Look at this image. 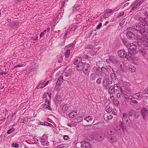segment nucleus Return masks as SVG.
<instances>
[{
  "label": "nucleus",
  "mask_w": 148,
  "mask_h": 148,
  "mask_svg": "<svg viewBox=\"0 0 148 148\" xmlns=\"http://www.w3.org/2000/svg\"><path fill=\"white\" fill-rule=\"evenodd\" d=\"M139 21L144 24L142 26L140 24L137 23L133 25V28L142 35L141 37L138 35L136 36V39L138 41L137 42L141 43L143 45L148 47V20L147 21L146 18L140 17Z\"/></svg>",
  "instance_id": "obj_1"
},
{
  "label": "nucleus",
  "mask_w": 148,
  "mask_h": 148,
  "mask_svg": "<svg viewBox=\"0 0 148 148\" xmlns=\"http://www.w3.org/2000/svg\"><path fill=\"white\" fill-rule=\"evenodd\" d=\"M118 56L122 58H125L128 60H137V58L135 57L134 55L130 52H127L124 49H121L118 51Z\"/></svg>",
  "instance_id": "obj_2"
},
{
  "label": "nucleus",
  "mask_w": 148,
  "mask_h": 148,
  "mask_svg": "<svg viewBox=\"0 0 148 148\" xmlns=\"http://www.w3.org/2000/svg\"><path fill=\"white\" fill-rule=\"evenodd\" d=\"M51 95V93L50 92H45L43 96V98H46L45 101V103L48 104L45 105L44 106L45 107L51 111L52 110L50 108Z\"/></svg>",
  "instance_id": "obj_3"
},
{
  "label": "nucleus",
  "mask_w": 148,
  "mask_h": 148,
  "mask_svg": "<svg viewBox=\"0 0 148 148\" xmlns=\"http://www.w3.org/2000/svg\"><path fill=\"white\" fill-rule=\"evenodd\" d=\"M122 41L124 45L129 49L134 51H135L136 50L137 46L133 43H130L125 39H123Z\"/></svg>",
  "instance_id": "obj_4"
},
{
  "label": "nucleus",
  "mask_w": 148,
  "mask_h": 148,
  "mask_svg": "<svg viewBox=\"0 0 148 148\" xmlns=\"http://www.w3.org/2000/svg\"><path fill=\"white\" fill-rule=\"evenodd\" d=\"M129 86H122L120 88L121 92L125 99L127 98V94L130 93L131 90L128 87Z\"/></svg>",
  "instance_id": "obj_5"
},
{
  "label": "nucleus",
  "mask_w": 148,
  "mask_h": 148,
  "mask_svg": "<svg viewBox=\"0 0 148 148\" xmlns=\"http://www.w3.org/2000/svg\"><path fill=\"white\" fill-rule=\"evenodd\" d=\"M107 78H105V79L103 81V86L104 88L106 89H108L109 88L110 84L112 83V81H111L109 79H108V82H107Z\"/></svg>",
  "instance_id": "obj_6"
},
{
  "label": "nucleus",
  "mask_w": 148,
  "mask_h": 148,
  "mask_svg": "<svg viewBox=\"0 0 148 148\" xmlns=\"http://www.w3.org/2000/svg\"><path fill=\"white\" fill-rule=\"evenodd\" d=\"M141 114L143 119L146 120L147 119V115L148 114V111L145 107L141 109Z\"/></svg>",
  "instance_id": "obj_7"
},
{
  "label": "nucleus",
  "mask_w": 148,
  "mask_h": 148,
  "mask_svg": "<svg viewBox=\"0 0 148 148\" xmlns=\"http://www.w3.org/2000/svg\"><path fill=\"white\" fill-rule=\"evenodd\" d=\"M90 70V65L88 64H85L82 71L83 73L86 75H88Z\"/></svg>",
  "instance_id": "obj_8"
},
{
  "label": "nucleus",
  "mask_w": 148,
  "mask_h": 148,
  "mask_svg": "<svg viewBox=\"0 0 148 148\" xmlns=\"http://www.w3.org/2000/svg\"><path fill=\"white\" fill-rule=\"evenodd\" d=\"M86 64L84 63L82 61L79 62L77 65V69L78 71H82L83 70Z\"/></svg>",
  "instance_id": "obj_9"
},
{
  "label": "nucleus",
  "mask_w": 148,
  "mask_h": 148,
  "mask_svg": "<svg viewBox=\"0 0 148 148\" xmlns=\"http://www.w3.org/2000/svg\"><path fill=\"white\" fill-rule=\"evenodd\" d=\"M107 72L108 73H110V69L109 70L108 68L107 69L103 67H101V71L100 72V74L101 75H106Z\"/></svg>",
  "instance_id": "obj_10"
},
{
  "label": "nucleus",
  "mask_w": 148,
  "mask_h": 148,
  "mask_svg": "<svg viewBox=\"0 0 148 148\" xmlns=\"http://www.w3.org/2000/svg\"><path fill=\"white\" fill-rule=\"evenodd\" d=\"M81 143V146L83 148H92L90 144L88 142L82 141Z\"/></svg>",
  "instance_id": "obj_11"
},
{
  "label": "nucleus",
  "mask_w": 148,
  "mask_h": 148,
  "mask_svg": "<svg viewBox=\"0 0 148 148\" xmlns=\"http://www.w3.org/2000/svg\"><path fill=\"white\" fill-rule=\"evenodd\" d=\"M118 84H119L120 88L122 86H129V83L126 82H123L121 79H119L118 80Z\"/></svg>",
  "instance_id": "obj_12"
},
{
  "label": "nucleus",
  "mask_w": 148,
  "mask_h": 148,
  "mask_svg": "<svg viewBox=\"0 0 148 148\" xmlns=\"http://www.w3.org/2000/svg\"><path fill=\"white\" fill-rule=\"evenodd\" d=\"M128 114L125 113L123 114L122 120L123 122H126L127 123L129 121V118H128Z\"/></svg>",
  "instance_id": "obj_13"
},
{
  "label": "nucleus",
  "mask_w": 148,
  "mask_h": 148,
  "mask_svg": "<svg viewBox=\"0 0 148 148\" xmlns=\"http://www.w3.org/2000/svg\"><path fill=\"white\" fill-rule=\"evenodd\" d=\"M108 140L111 143L116 142L117 141V138L115 136H112L108 138Z\"/></svg>",
  "instance_id": "obj_14"
},
{
  "label": "nucleus",
  "mask_w": 148,
  "mask_h": 148,
  "mask_svg": "<svg viewBox=\"0 0 148 148\" xmlns=\"http://www.w3.org/2000/svg\"><path fill=\"white\" fill-rule=\"evenodd\" d=\"M130 30V28L128 29V31L127 34V38L130 39H131L134 36V34L133 33L130 31H128Z\"/></svg>",
  "instance_id": "obj_15"
},
{
  "label": "nucleus",
  "mask_w": 148,
  "mask_h": 148,
  "mask_svg": "<svg viewBox=\"0 0 148 148\" xmlns=\"http://www.w3.org/2000/svg\"><path fill=\"white\" fill-rule=\"evenodd\" d=\"M104 120L106 122H108L112 118V115L109 114L104 115Z\"/></svg>",
  "instance_id": "obj_16"
},
{
  "label": "nucleus",
  "mask_w": 148,
  "mask_h": 148,
  "mask_svg": "<svg viewBox=\"0 0 148 148\" xmlns=\"http://www.w3.org/2000/svg\"><path fill=\"white\" fill-rule=\"evenodd\" d=\"M142 93L140 94V93H138L134 94L133 95L134 98L135 99H140L142 97Z\"/></svg>",
  "instance_id": "obj_17"
},
{
  "label": "nucleus",
  "mask_w": 148,
  "mask_h": 148,
  "mask_svg": "<svg viewBox=\"0 0 148 148\" xmlns=\"http://www.w3.org/2000/svg\"><path fill=\"white\" fill-rule=\"evenodd\" d=\"M143 1H141L139 2V3H136L135 5L132 8V10H134L136 9V8L140 6L142 4Z\"/></svg>",
  "instance_id": "obj_18"
},
{
  "label": "nucleus",
  "mask_w": 148,
  "mask_h": 148,
  "mask_svg": "<svg viewBox=\"0 0 148 148\" xmlns=\"http://www.w3.org/2000/svg\"><path fill=\"white\" fill-rule=\"evenodd\" d=\"M120 67L121 68V70L122 71L125 72H127L128 69V67H127L126 65L123 64V67H122V65L121 64L120 65Z\"/></svg>",
  "instance_id": "obj_19"
},
{
  "label": "nucleus",
  "mask_w": 148,
  "mask_h": 148,
  "mask_svg": "<svg viewBox=\"0 0 148 148\" xmlns=\"http://www.w3.org/2000/svg\"><path fill=\"white\" fill-rule=\"evenodd\" d=\"M77 115V113L76 112L73 111L70 113L69 114V117L73 118L76 116Z\"/></svg>",
  "instance_id": "obj_20"
},
{
  "label": "nucleus",
  "mask_w": 148,
  "mask_h": 148,
  "mask_svg": "<svg viewBox=\"0 0 148 148\" xmlns=\"http://www.w3.org/2000/svg\"><path fill=\"white\" fill-rule=\"evenodd\" d=\"M63 80V76H60L57 81L56 82V85H61V84L62 83Z\"/></svg>",
  "instance_id": "obj_21"
},
{
  "label": "nucleus",
  "mask_w": 148,
  "mask_h": 148,
  "mask_svg": "<svg viewBox=\"0 0 148 148\" xmlns=\"http://www.w3.org/2000/svg\"><path fill=\"white\" fill-rule=\"evenodd\" d=\"M116 58L113 56H110V57L109 59H107L106 60V62H108L110 61L114 63Z\"/></svg>",
  "instance_id": "obj_22"
},
{
  "label": "nucleus",
  "mask_w": 148,
  "mask_h": 148,
  "mask_svg": "<svg viewBox=\"0 0 148 148\" xmlns=\"http://www.w3.org/2000/svg\"><path fill=\"white\" fill-rule=\"evenodd\" d=\"M61 109L62 111H65L68 108V106L67 104H64L62 106H60Z\"/></svg>",
  "instance_id": "obj_23"
},
{
  "label": "nucleus",
  "mask_w": 148,
  "mask_h": 148,
  "mask_svg": "<svg viewBox=\"0 0 148 148\" xmlns=\"http://www.w3.org/2000/svg\"><path fill=\"white\" fill-rule=\"evenodd\" d=\"M48 140V137L47 135L44 134L42 136V137L40 138V141L41 142L43 141H47Z\"/></svg>",
  "instance_id": "obj_24"
},
{
  "label": "nucleus",
  "mask_w": 148,
  "mask_h": 148,
  "mask_svg": "<svg viewBox=\"0 0 148 148\" xmlns=\"http://www.w3.org/2000/svg\"><path fill=\"white\" fill-rule=\"evenodd\" d=\"M115 130L114 129H110L107 131V133L110 135H112L115 134Z\"/></svg>",
  "instance_id": "obj_25"
},
{
  "label": "nucleus",
  "mask_w": 148,
  "mask_h": 148,
  "mask_svg": "<svg viewBox=\"0 0 148 148\" xmlns=\"http://www.w3.org/2000/svg\"><path fill=\"white\" fill-rule=\"evenodd\" d=\"M79 5L78 4H75L73 7L72 11L73 12H74L76 10H79Z\"/></svg>",
  "instance_id": "obj_26"
},
{
  "label": "nucleus",
  "mask_w": 148,
  "mask_h": 148,
  "mask_svg": "<svg viewBox=\"0 0 148 148\" xmlns=\"http://www.w3.org/2000/svg\"><path fill=\"white\" fill-rule=\"evenodd\" d=\"M106 112L108 113H110L112 111V108L109 105H107L106 108Z\"/></svg>",
  "instance_id": "obj_27"
},
{
  "label": "nucleus",
  "mask_w": 148,
  "mask_h": 148,
  "mask_svg": "<svg viewBox=\"0 0 148 148\" xmlns=\"http://www.w3.org/2000/svg\"><path fill=\"white\" fill-rule=\"evenodd\" d=\"M92 116L90 115L87 117H85L84 119L86 120L88 122L91 121L92 120Z\"/></svg>",
  "instance_id": "obj_28"
},
{
  "label": "nucleus",
  "mask_w": 148,
  "mask_h": 148,
  "mask_svg": "<svg viewBox=\"0 0 148 148\" xmlns=\"http://www.w3.org/2000/svg\"><path fill=\"white\" fill-rule=\"evenodd\" d=\"M109 88V93H110V95H113V94L114 92L115 88H114L113 87H110Z\"/></svg>",
  "instance_id": "obj_29"
},
{
  "label": "nucleus",
  "mask_w": 148,
  "mask_h": 148,
  "mask_svg": "<svg viewBox=\"0 0 148 148\" xmlns=\"http://www.w3.org/2000/svg\"><path fill=\"white\" fill-rule=\"evenodd\" d=\"M62 100V99L60 96L58 95H57L56 97L55 98V100L56 102L57 101H60Z\"/></svg>",
  "instance_id": "obj_30"
},
{
  "label": "nucleus",
  "mask_w": 148,
  "mask_h": 148,
  "mask_svg": "<svg viewBox=\"0 0 148 148\" xmlns=\"http://www.w3.org/2000/svg\"><path fill=\"white\" fill-rule=\"evenodd\" d=\"M82 58L80 57H78L77 59H76L75 60V61L74 62V64L77 65L78 64V62L81 61L80 60H81Z\"/></svg>",
  "instance_id": "obj_31"
},
{
  "label": "nucleus",
  "mask_w": 148,
  "mask_h": 148,
  "mask_svg": "<svg viewBox=\"0 0 148 148\" xmlns=\"http://www.w3.org/2000/svg\"><path fill=\"white\" fill-rule=\"evenodd\" d=\"M115 129L116 130H119L121 129L120 122L116 124V127Z\"/></svg>",
  "instance_id": "obj_32"
},
{
  "label": "nucleus",
  "mask_w": 148,
  "mask_h": 148,
  "mask_svg": "<svg viewBox=\"0 0 148 148\" xmlns=\"http://www.w3.org/2000/svg\"><path fill=\"white\" fill-rule=\"evenodd\" d=\"M70 51L69 49H67L66 51L64 54V55L66 58H67L69 57V55L70 54Z\"/></svg>",
  "instance_id": "obj_33"
},
{
  "label": "nucleus",
  "mask_w": 148,
  "mask_h": 148,
  "mask_svg": "<svg viewBox=\"0 0 148 148\" xmlns=\"http://www.w3.org/2000/svg\"><path fill=\"white\" fill-rule=\"evenodd\" d=\"M120 126L121 128L123 130H124L126 129V127L123 123L120 122Z\"/></svg>",
  "instance_id": "obj_34"
},
{
  "label": "nucleus",
  "mask_w": 148,
  "mask_h": 148,
  "mask_svg": "<svg viewBox=\"0 0 148 148\" xmlns=\"http://www.w3.org/2000/svg\"><path fill=\"white\" fill-rule=\"evenodd\" d=\"M114 63H116L117 65L120 64V65H121V64L122 65V62L121 61L118 60L117 58H116Z\"/></svg>",
  "instance_id": "obj_35"
},
{
  "label": "nucleus",
  "mask_w": 148,
  "mask_h": 148,
  "mask_svg": "<svg viewBox=\"0 0 148 148\" xmlns=\"http://www.w3.org/2000/svg\"><path fill=\"white\" fill-rule=\"evenodd\" d=\"M129 69H131V71L132 72H134L136 71V68L133 66L130 65L129 66Z\"/></svg>",
  "instance_id": "obj_36"
},
{
  "label": "nucleus",
  "mask_w": 148,
  "mask_h": 148,
  "mask_svg": "<svg viewBox=\"0 0 148 148\" xmlns=\"http://www.w3.org/2000/svg\"><path fill=\"white\" fill-rule=\"evenodd\" d=\"M82 120V118L81 116H78L76 119H75V121L76 122H79L81 121Z\"/></svg>",
  "instance_id": "obj_37"
},
{
  "label": "nucleus",
  "mask_w": 148,
  "mask_h": 148,
  "mask_svg": "<svg viewBox=\"0 0 148 148\" xmlns=\"http://www.w3.org/2000/svg\"><path fill=\"white\" fill-rule=\"evenodd\" d=\"M25 65H26V64H18V65H16V66H14V67L13 69H16V68L18 67H21L25 66Z\"/></svg>",
  "instance_id": "obj_38"
},
{
  "label": "nucleus",
  "mask_w": 148,
  "mask_h": 148,
  "mask_svg": "<svg viewBox=\"0 0 148 148\" xmlns=\"http://www.w3.org/2000/svg\"><path fill=\"white\" fill-rule=\"evenodd\" d=\"M77 28V26L76 25H74L72 26L71 29H70V31H73Z\"/></svg>",
  "instance_id": "obj_39"
},
{
  "label": "nucleus",
  "mask_w": 148,
  "mask_h": 148,
  "mask_svg": "<svg viewBox=\"0 0 148 148\" xmlns=\"http://www.w3.org/2000/svg\"><path fill=\"white\" fill-rule=\"evenodd\" d=\"M44 84L43 83H40V84L37 87L38 88H43L45 87V86H44Z\"/></svg>",
  "instance_id": "obj_40"
},
{
  "label": "nucleus",
  "mask_w": 148,
  "mask_h": 148,
  "mask_svg": "<svg viewBox=\"0 0 148 148\" xmlns=\"http://www.w3.org/2000/svg\"><path fill=\"white\" fill-rule=\"evenodd\" d=\"M15 130L14 128H12L9 129L7 132L8 134H10L12 133Z\"/></svg>",
  "instance_id": "obj_41"
},
{
  "label": "nucleus",
  "mask_w": 148,
  "mask_h": 148,
  "mask_svg": "<svg viewBox=\"0 0 148 148\" xmlns=\"http://www.w3.org/2000/svg\"><path fill=\"white\" fill-rule=\"evenodd\" d=\"M55 89L57 91L60 90L61 89V85H56Z\"/></svg>",
  "instance_id": "obj_42"
},
{
  "label": "nucleus",
  "mask_w": 148,
  "mask_h": 148,
  "mask_svg": "<svg viewBox=\"0 0 148 148\" xmlns=\"http://www.w3.org/2000/svg\"><path fill=\"white\" fill-rule=\"evenodd\" d=\"M99 136L100 138V139H98L99 140H101L104 137V134H101Z\"/></svg>",
  "instance_id": "obj_43"
},
{
  "label": "nucleus",
  "mask_w": 148,
  "mask_h": 148,
  "mask_svg": "<svg viewBox=\"0 0 148 148\" xmlns=\"http://www.w3.org/2000/svg\"><path fill=\"white\" fill-rule=\"evenodd\" d=\"M42 143V145H49V143L46 141H43L41 142Z\"/></svg>",
  "instance_id": "obj_44"
},
{
  "label": "nucleus",
  "mask_w": 148,
  "mask_h": 148,
  "mask_svg": "<svg viewBox=\"0 0 148 148\" xmlns=\"http://www.w3.org/2000/svg\"><path fill=\"white\" fill-rule=\"evenodd\" d=\"M113 102L115 105H116V106H118L119 102L117 100H114Z\"/></svg>",
  "instance_id": "obj_45"
},
{
  "label": "nucleus",
  "mask_w": 148,
  "mask_h": 148,
  "mask_svg": "<svg viewBox=\"0 0 148 148\" xmlns=\"http://www.w3.org/2000/svg\"><path fill=\"white\" fill-rule=\"evenodd\" d=\"M95 78V75L94 74H92L90 76V78L91 80H93Z\"/></svg>",
  "instance_id": "obj_46"
},
{
  "label": "nucleus",
  "mask_w": 148,
  "mask_h": 148,
  "mask_svg": "<svg viewBox=\"0 0 148 148\" xmlns=\"http://www.w3.org/2000/svg\"><path fill=\"white\" fill-rule=\"evenodd\" d=\"M12 146L13 147L17 148L18 147V145L17 143H13L12 144Z\"/></svg>",
  "instance_id": "obj_47"
},
{
  "label": "nucleus",
  "mask_w": 148,
  "mask_h": 148,
  "mask_svg": "<svg viewBox=\"0 0 148 148\" xmlns=\"http://www.w3.org/2000/svg\"><path fill=\"white\" fill-rule=\"evenodd\" d=\"M125 22V19H123L120 22V25L121 26H122Z\"/></svg>",
  "instance_id": "obj_48"
},
{
  "label": "nucleus",
  "mask_w": 148,
  "mask_h": 148,
  "mask_svg": "<svg viewBox=\"0 0 148 148\" xmlns=\"http://www.w3.org/2000/svg\"><path fill=\"white\" fill-rule=\"evenodd\" d=\"M130 103L131 104L133 105L134 103L136 104L138 102L136 100H133L130 101Z\"/></svg>",
  "instance_id": "obj_49"
},
{
  "label": "nucleus",
  "mask_w": 148,
  "mask_h": 148,
  "mask_svg": "<svg viewBox=\"0 0 148 148\" xmlns=\"http://www.w3.org/2000/svg\"><path fill=\"white\" fill-rule=\"evenodd\" d=\"M35 142H34L35 144H38L39 143L38 140V139L34 137L33 138Z\"/></svg>",
  "instance_id": "obj_50"
},
{
  "label": "nucleus",
  "mask_w": 148,
  "mask_h": 148,
  "mask_svg": "<svg viewBox=\"0 0 148 148\" xmlns=\"http://www.w3.org/2000/svg\"><path fill=\"white\" fill-rule=\"evenodd\" d=\"M109 100L111 101H113L114 100V97L113 95H110V97Z\"/></svg>",
  "instance_id": "obj_51"
},
{
  "label": "nucleus",
  "mask_w": 148,
  "mask_h": 148,
  "mask_svg": "<svg viewBox=\"0 0 148 148\" xmlns=\"http://www.w3.org/2000/svg\"><path fill=\"white\" fill-rule=\"evenodd\" d=\"M64 75L66 77L69 76L70 75V73L69 72H66L64 73Z\"/></svg>",
  "instance_id": "obj_52"
},
{
  "label": "nucleus",
  "mask_w": 148,
  "mask_h": 148,
  "mask_svg": "<svg viewBox=\"0 0 148 148\" xmlns=\"http://www.w3.org/2000/svg\"><path fill=\"white\" fill-rule=\"evenodd\" d=\"M111 78L113 79L115 78V75L114 73H112L110 74Z\"/></svg>",
  "instance_id": "obj_53"
},
{
  "label": "nucleus",
  "mask_w": 148,
  "mask_h": 148,
  "mask_svg": "<svg viewBox=\"0 0 148 148\" xmlns=\"http://www.w3.org/2000/svg\"><path fill=\"white\" fill-rule=\"evenodd\" d=\"M101 78H99L97 80V83L98 84H100L101 83Z\"/></svg>",
  "instance_id": "obj_54"
},
{
  "label": "nucleus",
  "mask_w": 148,
  "mask_h": 148,
  "mask_svg": "<svg viewBox=\"0 0 148 148\" xmlns=\"http://www.w3.org/2000/svg\"><path fill=\"white\" fill-rule=\"evenodd\" d=\"M117 97L118 98H120L122 97V95L120 93H118L117 94Z\"/></svg>",
  "instance_id": "obj_55"
},
{
  "label": "nucleus",
  "mask_w": 148,
  "mask_h": 148,
  "mask_svg": "<svg viewBox=\"0 0 148 148\" xmlns=\"http://www.w3.org/2000/svg\"><path fill=\"white\" fill-rule=\"evenodd\" d=\"M70 123L71 124H72V125H73V126H74V127L75 126H76V125H77L76 123L74 122V121H72Z\"/></svg>",
  "instance_id": "obj_56"
},
{
  "label": "nucleus",
  "mask_w": 148,
  "mask_h": 148,
  "mask_svg": "<svg viewBox=\"0 0 148 148\" xmlns=\"http://www.w3.org/2000/svg\"><path fill=\"white\" fill-rule=\"evenodd\" d=\"M140 52H141V53L143 55H145L147 53L146 52L145 50H141L140 51Z\"/></svg>",
  "instance_id": "obj_57"
},
{
  "label": "nucleus",
  "mask_w": 148,
  "mask_h": 148,
  "mask_svg": "<svg viewBox=\"0 0 148 148\" xmlns=\"http://www.w3.org/2000/svg\"><path fill=\"white\" fill-rule=\"evenodd\" d=\"M124 14V12H121L120 13H119L118 15V17L119 18L120 17H121V16H122Z\"/></svg>",
  "instance_id": "obj_58"
},
{
  "label": "nucleus",
  "mask_w": 148,
  "mask_h": 148,
  "mask_svg": "<svg viewBox=\"0 0 148 148\" xmlns=\"http://www.w3.org/2000/svg\"><path fill=\"white\" fill-rule=\"evenodd\" d=\"M102 26V23H100L99 25L97 26L96 28L97 29H99Z\"/></svg>",
  "instance_id": "obj_59"
},
{
  "label": "nucleus",
  "mask_w": 148,
  "mask_h": 148,
  "mask_svg": "<svg viewBox=\"0 0 148 148\" xmlns=\"http://www.w3.org/2000/svg\"><path fill=\"white\" fill-rule=\"evenodd\" d=\"M64 144H61L58 146L57 148H62L64 147Z\"/></svg>",
  "instance_id": "obj_60"
},
{
  "label": "nucleus",
  "mask_w": 148,
  "mask_h": 148,
  "mask_svg": "<svg viewBox=\"0 0 148 148\" xmlns=\"http://www.w3.org/2000/svg\"><path fill=\"white\" fill-rule=\"evenodd\" d=\"M84 57L86 59H90V56L87 55H84Z\"/></svg>",
  "instance_id": "obj_61"
},
{
  "label": "nucleus",
  "mask_w": 148,
  "mask_h": 148,
  "mask_svg": "<svg viewBox=\"0 0 148 148\" xmlns=\"http://www.w3.org/2000/svg\"><path fill=\"white\" fill-rule=\"evenodd\" d=\"M62 60H63L62 58V56H61L60 57H59V58L58 60V62H59L60 63L62 61Z\"/></svg>",
  "instance_id": "obj_62"
},
{
  "label": "nucleus",
  "mask_w": 148,
  "mask_h": 148,
  "mask_svg": "<svg viewBox=\"0 0 148 148\" xmlns=\"http://www.w3.org/2000/svg\"><path fill=\"white\" fill-rule=\"evenodd\" d=\"M133 110H130L129 113V115L130 116L132 115L133 114Z\"/></svg>",
  "instance_id": "obj_63"
},
{
  "label": "nucleus",
  "mask_w": 148,
  "mask_h": 148,
  "mask_svg": "<svg viewBox=\"0 0 148 148\" xmlns=\"http://www.w3.org/2000/svg\"><path fill=\"white\" fill-rule=\"evenodd\" d=\"M91 47H92V45H89L87 46L86 47V49H91Z\"/></svg>",
  "instance_id": "obj_64"
}]
</instances>
